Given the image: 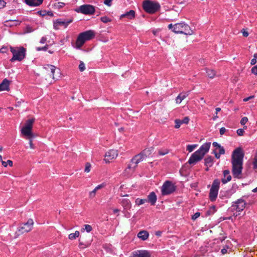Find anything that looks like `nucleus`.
Masks as SVG:
<instances>
[{"label": "nucleus", "instance_id": "f03ea898", "mask_svg": "<svg viewBox=\"0 0 257 257\" xmlns=\"http://www.w3.org/2000/svg\"><path fill=\"white\" fill-rule=\"evenodd\" d=\"M168 28L172 29V31L175 33L183 34L186 35H191L194 33L190 26L184 22L177 23L174 25L172 24H169Z\"/></svg>", "mask_w": 257, "mask_h": 257}, {"label": "nucleus", "instance_id": "a18cd8bd", "mask_svg": "<svg viewBox=\"0 0 257 257\" xmlns=\"http://www.w3.org/2000/svg\"><path fill=\"white\" fill-rule=\"evenodd\" d=\"M251 72L255 75H257V65L251 68Z\"/></svg>", "mask_w": 257, "mask_h": 257}, {"label": "nucleus", "instance_id": "b1692460", "mask_svg": "<svg viewBox=\"0 0 257 257\" xmlns=\"http://www.w3.org/2000/svg\"><path fill=\"white\" fill-rule=\"evenodd\" d=\"M245 203L243 200H238L236 204V209L238 211H241L243 210L245 207Z\"/></svg>", "mask_w": 257, "mask_h": 257}, {"label": "nucleus", "instance_id": "5701e85b", "mask_svg": "<svg viewBox=\"0 0 257 257\" xmlns=\"http://www.w3.org/2000/svg\"><path fill=\"white\" fill-rule=\"evenodd\" d=\"M10 83L9 80L5 79L0 84V91L4 90H8L9 89Z\"/></svg>", "mask_w": 257, "mask_h": 257}, {"label": "nucleus", "instance_id": "a211bd4d", "mask_svg": "<svg viewBox=\"0 0 257 257\" xmlns=\"http://www.w3.org/2000/svg\"><path fill=\"white\" fill-rule=\"evenodd\" d=\"M223 177L221 179V182L223 184H225L231 180V176L228 170H224L223 172Z\"/></svg>", "mask_w": 257, "mask_h": 257}, {"label": "nucleus", "instance_id": "58836bf2", "mask_svg": "<svg viewBox=\"0 0 257 257\" xmlns=\"http://www.w3.org/2000/svg\"><path fill=\"white\" fill-rule=\"evenodd\" d=\"M175 127L176 128H179L180 127L181 125L183 124L181 120L178 119H177L175 120Z\"/></svg>", "mask_w": 257, "mask_h": 257}, {"label": "nucleus", "instance_id": "c85d7f7f", "mask_svg": "<svg viewBox=\"0 0 257 257\" xmlns=\"http://www.w3.org/2000/svg\"><path fill=\"white\" fill-rule=\"evenodd\" d=\"M206 71L207 76L210 78H213L216 74L215 72L212 69H207L206 70Z\"/></svg>", "mask_w": 257, "mask_h": 257}, {"label": "nucleus", "instance_id": "37998d69", "mask_svg": "<svg viewBox=\"0 0 257 257\" xmlns=\"http://www.w3.org/2000/svg\"><path fill=\"white\" fill-rule=\"evenodd\" d=\"M248 121V118L246 117H243L240 120V123L242 125H244Z\"/></svg>", "mask_w": 257, "mask_h": 257}, {"label": "nucleus", "instance_id": "dca6fc26", "mask_svg": "<svg viewBox=\"0 0 257 257\" xmlns=\"http://www.w3.org/2000/svg\"><path fill=\"white\" fill-rule=\"evenodd\" d=\"M210 145V143H206L203 144L197 151L199 152L200 155L203 157L205 154L209 151Z\"/></svg>", "mask_w": 257, "mask_h": 257}, {"label": "nucleus", "instance_id": "a19ab883", "mask_svg": "<svg viewBox=\"0 0 257 257\" xmlns=\"http://www.w3.org/2000/svg\"><path fill=\"white\" fill-rule=\"evenodd\" d=\"M79 69L80 71H83L85 69V66L83 62H80L79 65Z\"/></svg>", "mask_w": 257, "mask_h": 257}, {"label": "nucleus", "instance_id": "0e129e2a", "mask_svg": "<svg viewBox=\"0 0 257 257\" xmlns=\"http://www.w3.org/2000/svg\"><path fill=\"white\" fill-rule=\"evenodd\" d=\"M1 50H2V52H1V53H6L7 52V48H6V47H3L1 49Z\"/></svg>", "mask_w": 257, "mask_h": 257}, {"label": "nucleus", "instance_id": "7ed1b4c3", "mask_svg": "<svg viewBox=\"0 0 257 257\" xmlns=\"http://www.w3.org/2000/svg\"><path fill=\"white\" fill-rule=\"evenodd\" d=\"M35 120V119L34 118L29 119L22 126L21 133L25 139H30L34 137L33 127Z\"/></svg>", "mask_w": 257, "mask_h": 257}, {"label": "nucleus", "instance_id": "a878e982", "mask_svg": "<svg viewBox=\"0 0 257 257\" xmlns=\"http://www.w3.org/2000/svg\"><path fill=\"white\" fill-rule=\"evenodd\" d=\"M154 151V148L153 147L148 148L145 149L142 153L141 154L144 157V158H146L147 157H149L152 152Z\"/></svg>", "mask_w": 257, "mask_h": 257}, {"label": "nucleus", "instance_id": "5fc2aeb1", "mask_svg": "<svg viewBox=\"0 0 257 257\" xmlns=\"http://www.w3.org/2000/svg\"><path fill=\"white\" fill-rule=\"evenodd\" d=\"M39 14L42 17L47 16V11H41L38 12Z\"/></svg>", "mask_w": 257, "mask_h": 257}, {"label": "nucleus", "instance_id": "aec40b11", "mask_svg": "<svg viewBox=\"0 0 257 257\" xmlns=\"http://www.w3.org/2000/svg\"><path fill=\"white\" fill-rule=\"evenodd\" d=\"M135 17V12L134 10H130L129 12L121 15L120 16V19L126 18L128 19L132 20Z\"/></svg>", "mask_w": 257, "mask_h": 257}, {"label": "nucleus", "instance_id": "6e6d98bb", "mask_svg": "<svg viewBox=\"0 0 257 257\" xmlns=\"http://www.w3.org/2000/svg\"><path fill=\"white\" fill-rule=\"evenodd\" d=\"M112 0H105L104 3L105 5L110 6L111 5Z\"/></svg>", "mask_w": 257, "mask_h": 257}, {"label": "nucleus", "instance_id": "c03bdc74", "mask_svg": "<svg viewBox=\"0 0 257 257\" xmlns=\"http://www.w3.org/2000/svg\"><path fill=\"white\" fill-rule=\"evenodd\" d=\"M26 139L29 140L30 148L32 149H34L35 147L34 145L33 144L32 138Z\"/></svg>", "mask_w": 257, "mask_h": 257}, {"label": "nucleus", "instance_id": "052dcab7", "mask_svg": "<svg viewBox=\"0 0 257 257\" xmlns=\"http://www.w3.org/2000/svg\"><path fill=\"white\" fill-rule=\"evenodd\" d=\"M212 145L214 147L216 148V149L217 150L218 148H219L221 146L219 145L216 142H213Z\"/></svg>", "mask_w": 257, "mask_h": 257}, {"label": "nucleus", "instance_id": "49530a36", "mask_svg": "<svg viewBox=\"0 0 257 257\" xmlns=\"http://www.w3.org/2000/svg\"><path fill=\"white\" fill-rule=\"evenodd\" d=\"M200 215V214L199 212H196L192 216L191 218L192 220H195L199 217Z\"/></svg>", "mask_w": 257, "mask_h": 257}, {"label": "nucleus", "instance_id": "3c124183", "mask_svg": "<svg viewBox=\"0 0 257 257\" xmlns=\"http://www.w3.org/2000/svg\"><path fill=\"white\" fill-rule=\"evenodd\" d=\"M215 110H216V115H214L213 117L214 120H215L217 118H218L217 113H218V112H219L221 110V108L219 107H217V108H216Z\"/></svg>", "mask_w": 257, "mask_h": 257}, {"label": "nucleus", "instance_id": "69168bd1", "mask_svg": "<svg viewBox=\"0 0 257 257\" xmlns=\"http://www.w3.org/2000/svg\"><path fill=\"white\" fill-rule=\"evenodd\" d=\"M47 16H49L50 17L53 16V13L52 11H47Z\"/></svg>", "mask_w": 257, "mask_h": 257}, {"label": "nucleus", "instance_id": "7c9ffc66", "mask_svg": "<svg viewBox=\"0 0 257 257\" xmlns=\"http://www.w3.org/2000/svg\"><path fill=\"white\" fill-rule=\"evenodd\" d=\"M84 228H82L81 231L84 232L86 231L87 232H90L92 230V227L91 225L85 224L84 225Z\"/></svg>", "mask_w": 257, "mask_h": 257}, {"label": "nucleus", "instance_id": "bb28decb", "mask_svg": "<svg viewBox=\"0 0 257 257\" xmlns=\"http://www.w3.org/2000/svg\"><path fill=\"white\" fill-rule=\"evenodd\" d=\"M121 205L125 209H130L131 207V202L128 199H124L121 201Z\"/></svg>", "mask_w": 257, "mask_h": 257}, {"label": "nucleus", "instance_id": "4468645a", "mask_svg": "<svg viewBox=\"0 0 257 257\" xmlns=\"http://www.w3.org/2000/svg\"><path fill=\"white\" fill-rule=\"evenodd\" d=\"M203 157L197 151L193 153L190 157L188 163L190 165H194L198 161L202 159Z\"/></svg>", "mask_w": 257, "mask_h": 257}, {"label": "nucleus", "instance_id": "f8f14e48", "mask_svg": "<svg viewBox=\"0 0 257 257\" xmlns=\"http://www.w3.org/2000/svg\"><path fill=\"white\" fill-rule=\"evenodd\" d=\"M76 11L84 15H92L95 12V8L90 5H84L77 9Z\"/></svg>", "mask_w": 257, "mask_h": 257}, {"label": "nucleus", "instance_id": "20e7f679", "mask_svg": "<svg viewBox=\"0 0 257 257\" xmlns=\"http://www.w3.org/2000/svg\"><path fill=\"white\" fill-rule=\"evenodd\" d=\"M94 36L95 33L92 30H88L81 33L77 39L75 48L77 49L81 48L86 41L92 39Z\"/></svg>", "mask_w": 257, "mask_h": 257}, {"label": "nucleus", "instance_id": "4c0bfd02", "mask_svg": "<svg viewBox=\"0 0 257 257\" xmlns=\"http://www.w3.org/2000/svg\"><path fill=\"white\" fill-rule=\"evenodd\" d=\"M13 162L11 160H8L7 162L2 161V165L5 167H7L8 165H9L11 167L13 166Z\"/></svg>", "mask_w": 257, "mask_h": 257}, {"label": "nucleus", "instance_id": "e2e57ef3", "mask_svg": "<svg viewBox=\"0 0 257 257\" xmlns=\"http://www.w3.org/2000/svg\"><path fill=\"white\" fill-rule=\"evenodd\" d=\"M256 62H257L256 59H255V58H253L251 60L250 64H251V65H253L255 64Z\"/></svg>", "mask_w": 257, "mask_h": 257}, {"label": "nucleus", "instance_id": "bf43d9fd", "mask_svg": "<svg viewBox=\"0 0 257 257\" xmlns=\"http://www.w3.org/2000/svg\"><path fill=\"white\" fill-rule=\"evenodd\" d=\"M95 194L92 191L89 193V197L90 198H93L95 197Z\"/></svg>", "mask_w": 257, "mask_h": 257}, {"label": "nucleus", "instance_id": "4d7b16f0", "mask_svg": "<svg viewBox=\"0 0 257 257\" xmlns=\"http://www.w3.org/2000/svg\"><path fill=\"white\" fill-rule=\"evenodd\" d=\"M226 131V130L225 127H221L219 131L220 134L221 135H223L225 133Z\"/></svg>", "mask_w": 257, "mask_h": 257}, {"label": "nucleus", "instance_id": "2f4dec72", "mask_svg": "<svg viewBox=\"0 0 257 257\" xmlns=\"http://www.w3.org/2000/svg\"><path fill=\"white\" fill-rule=\"evenodd\" d=\"M65 5V4L62 2H57L55 3L54 6L55 9L59 10L63 8Z\"/></svg>", "mask_w": 257, "mask_h": 257}, {"label": "nucleus", "instance_id": "473e14b6", "mask_svg": "<svg viewBox=\"0 0 257 257\" xmlns=\"http://www.w3.org/2000/svg\"><path fill=\"white\" fill-rule=\"evenodd\" d=\"M80 233L78 231H76L74 233H70L69 235V238L71 240L75 239L79 236Z\"/></svg>", "mask_w": 257, "mask_h": 257}, {"label": "nucleus", "instance_id": "ddd939ff", "mask_svg": "<svg viewBox=\"0 0 257 257\" xmlns=\"http://www.w3.org/2000/svg\"><path fill=\"white\" fill-rule=\"evenodd\" d=\"M118 156L117 151L116 150H110L105 154L104 160L106 163H109L113 159H115Z\"/></svg>", "mask_w": 257, "mask_h": 257}, {"label": "nucleus", "instance_id": "2eb2a0df", "mask_svg": "<svg viewBox=\"0 0 257 257\" xmlns=\"http://www.w3.org/2000/svg\"><path fill=\"white\" fill-rule=\"evenodd\" d=\"M132 257H151V254L147 250H138L132 253Z\"/></svg>", "mask_w": 257, "mask_h": 257}, {"label": "nucleus", "instance_id": "f704fd0d", "mask_svg": "<svg viewBox=\"0 0 257 257\" xmlns=\"http://www.w3.org/2000/svg\"><path fill=\"white\" fill-rule=\"evenodd\" d=\"M197 145H188L186 147V150L189 152H192L197 147Z\"/></svg>", "mask_w": 257, "mask_h": 257}, {"label": "nucleus", "instance_id": "ea45409f", "mask_svg": "<svg viewBox=\"0 0 257 257\" xmlns=\"http://www.w3.org/2000/svg\"><path fill=\"white\" fill-rule=\"evenodd\" d=\"M105 186H106V183H102L97 185L96 187H95V188L96 189L97 191H98L101 189L104 188Z\"/></svg>", "mask_w": 257, "mask_h": 257}, {"label": "nucleus", "instance_id": "603ef678", "mask_svg": "<svg viewBox=\"0 0 257 257\" xmlns=\"http://www.w3.org/2000/svg\"><path fill=\"white\" fill-rule=\"evenodd\" d=\"M6 3L4 0H0V9H2L6 6Z\"/></svg>", "mask_w": 257, "mask_h": 257}, {"label": "nucleus", "instance_id": "0eeeda50", "mask_svg": "<svg viewBox=\"0 0 257 257\" xmlns=\"http://www.w3.org/2000/svg\"><path fill=\"white\" fill-rule=\"evenodd\" d=\"M144 159V157L142 155L141 153L135 156L132 159L130 165L125 169V172L128 173V175L134 172V169L136 167L137 164L141 162V161H142Z\"/></svg>", "mask_w": 257, "mask_h": 257}, {"label": "nucleus", "instance_id": "c9c22d12", "mask_svg": "<svg viewBox=\"0 0 257 257\" xmlns=\"http://www.w3.org/2000/svg\"><path fill=\"white\" fill-rule=\"evenodd\" d=\"M100 20L104 23H107L111 21V19L107 16H103L101 17Z\"/></svg>", "mask_w": 257, "mask_h": 257}, {"label": "nucleus", "instance_id": "f257e3e1", "mask_svg": "<svg viewBox=\"0 0 257 257\" xmlns=\"http://www.w3.org/2000/svg\"><path fill=\"white\" fill-rule=\"evenodd\" d=\"M243 157V154L240 148L236 149L233 152L231 159L232 171L235 178H241L242 177Z\"/></svg>", "mask_w": 257, "mask_h": 257}, {"label": "nucleus", "instance_id": "338daca9", "mask_svg": "<svg viewBox=\"0 0 257 257\" xmlns=\"http://www.w3.org/2000/svg\"><path fill=\"white\" fill-rule=\"evenodd\" d=\"M221 252L222 253V254H224L225 253H227V249L226 248H222L221 250Z\"/></svg>", "mask_w": 257, "mask_h": 257}, {"label": "nucleus", "instance_id": "72a5a7b5", "mask_svg": "<svg viewBox=\"0 0 257 257\" xmlns=\"http://www.w3.org/2000/svg\"><path fill=\"white\" fill-rule=\"evenodd\" d=\"M204 161H205V164L206 166H209V167H210L212 166V159L211 158V157H207L206 158H205Z\"/></svg>", "mask_w": 257, "mask_h": 257}, {"label": "nucleus", "instance_id": "4be33fe9", "mask_svg": "<svg viewBox=\"0 0 257 257\" xmlns=\"http://www.w3.org/2000/svg\"><path fill=\"white\" fill-rule=\"evenodd\" d=\"M188 95L189 92L180 93L175 99L176 102L178 104L180 103Z\"/></svg>", "mask_w": 257, "mask_h": 257}, {"label": "nucleus", "instance_id": "c756f323", "mask_svg": "<svg viewBox=\"0 0 257 257\" xmlns=\"http://www.w3.org/2000/svg\"><path fill=\"white\" fill-rule=\"evenodd\" d=\"M147 202V200L145 199L137 198L135 200V203L136 205L140 206Z\"/></svg>", "mask_w": 257, "mask_h": 257}, {"label": "nucleus", "instance_id": "423d86ee", "mask_svg": "<svg viewBox=\"0 0 257 257\" xmlns=\"http://www.w3.org/2000/svg\"><path fill=\"white\" fill-rule=\"evenodd\" d=\"M143 6L144 10L146 12L150 14L155 13L160 8V6L158 3L149 0L145 1L143 2Z\"/></svg>", "mask_w": 257, "mask_h": 257}, {"label": "nucleus", "instance_id": "412c9836", "mask_svg": "<svg viewBox=\"0 0 257 257\" xmlns=\"http://www.w3.org/2000/svg\"><path fill=\"white\" fill-rule=\"evenodd\" d=\"M43 0H25L26 3L32 7H37L42 4Z\"/></svg>", "mask_w": 257, "mask_h": 257}, {"label": "nucleus", "instance_id": "13d9d810", "mask_svg": "<svg viewBox=\"0 0 257 257\" xmlns=\"http://www.w3.org/2000/svg\"><path fill=\"white\" fill-rule=\"evenodd\" d=\"M254 97V95H252V96H250L248 97H246V98H244L243 99V101H244V102H246L247 101H248L249 100L253 98Z\"/></svg>", "mask_w": 257, "mask_h": 257}, {"label": "nucleus", "instance_id": "8fccbe9b", "mask_svg": "<svg viewBox=\"0 0 257 257\" xmlns=\"http://www.w3.org/2000/svg\"><path fill=\"white\" fill-rule=\"evenodd\" d=\"M182 123L187 124L189 122V118L188 117H185L182 120H181Z\"/></svg>", "mask_w": 257, "mask_h": 257}, {"label": "nucleus", "instance_id": "6e6552de", "mask_svg": "<svg viewBox=\"0 0 257 257\" xmlns=\"http://www.w3.org/2000/svg\"><path fill=\"white\" fill-rule=\"evenodd\" d=\"M220 181L218 179H215L213 181L212 184L211 189L209 192V199L211 201H214L216 200L219 189Z\"/></svg>", "mask_w": 257, "mask_h": 257}, {"label": "nucleus", "instance_id": "9b49d317", "mask_svg": "<svg viewBox=\"0 0 257 257\" xmlns=\"http://www.w3.org/2000/svg\"><path fill=\"white\" fill-rule=\"evenodd\" d=\"M72 21V19H58L53 21V28L56 30L60 29L61 27L66 28Z\"/></svg>", "mask_w": 257, "mask_h": 257}, {"label": "nucleus", "instance_id": "774afa93", "mask_svg": "<svg viewBox=\"0 0 257 257\" xmlns=\"http://www.w3.org/2000/svg\"><path fill=\"white\" fill-rule=\"evenodd\" d=\"M242 35L244 37H247L248 36V33L247 32L245 31H243L242 32Z\"/></svg>", "mask_w": 257, "mask_h": 257}, {"label": "nucleus", "instance_id": "393cba45", "mask_svg": "<svg viewBox=\"0 0 257 257\" xmlns=\"http://www.w3.org/2000/svg\"><path fill=\"white\" fill-rule=\"evenodd\" d=\"M149 235L148 232L145 230L141 231L138 234V237L143 240H146L148 238Z\"/></svg>", "mask_w": 257, "mask_h": 257}, {"label": "nucleus", "instance_id": "79ce46f5", "mask_svg": "<svg viewBox=\"0 0 257 257\" xmlns=\"http://www.w3.org/2000/svg\"><path fill=\"white\" fill-rule=\"evenodd\" d=\"M36 50L38 51H46L48 49V45H46L44 47H36Z\"/></svg>", "mask_w": 257, "mask_h": 257}, {"label": "nucleus", "instance_id": "f3484780", "mask_svg": "<svg viewBox=\"0 0 257 257\" xmlns=\"http://www.w3.org/2000/svg\"><path fill=\"white\" fill-rule=\"evenodd\" d=\"M157 196L155 192H151L148 196L147 202L150 203L151 205H154L157 201Z\"/></svg>", "mask_w": 257, "mask_h": 257}, {"label": "nucleus", "instance_id": "9d476101", "mask_svg": "<svg viewBox=\"0 0 257 257\" xmlns=\"http://www.w3.org/2000/svg\"><path fill=\"white\" fill-rule=\"evenodd\" d=\"M175 190L174 184L169 181H165L161 188V192L163 195H169L174 192Z\"/></svg>", "mask_w": 257, "mask_h": 257}, {"label": "nucleus", "instance_id": "39448f33", "mask_svg": "<svg viewBox=\"0 0 257 257\" xmlns=\"http://www.w3.org/2000/svg\"><path fill=\"white\" fill-rule=\"evenodd\" d=\"M10 50L13 55V57L10 60L11 62L20 61L25 58L26 50L23 47H10Z\"/></svg>", "mask_w": 257, "mask_h": 257}, {"label": "nucleus", "instance_id": "e433bc0d", "mask_svg": "<svg viewBox=\"0 0 257 257\" xmlns=\"http://www.w3.org/2000/svg\"><path fill=\"white\" fill-rule=\"evenodd\" d=\"M91 165L90 164V163H88V162L86 163L85 164V169H84L85 172L89 173L91 170Z\"/></svg>", "mask_w": 257, "mask_h": 257}, {"label": "nucleus", "instance_id": "680f3d73", "mask_svg": "<svg viewBox=\"0 0 257 257\" xmlns=\"http://www.w3.org/2000/svg\"><path fill=\"white\" fill-rule=\"evenodd\" d=\"M46 40H47L46 38V37H43L41 38V40H40V43H41V44H44V43L46 42Z\"/></svg>", "mask_w": 257, "mask_h": 257}, {"label": "nucleus", "instance_id": "864d4df0", "mask_svg": "<svg viewBox=\"0 0 257 257\" xmlns=\"http://www.w3.org/2000/svg\"><path fill=\"white\" fill-rule=\"evenodd\" d=\"M253 168L256 169L257 168V157H255L254 158L253 162Z\"/></svg>", "mask_w": 257, "mask_h": 257}, {"label": "nucleus", "instance_id": "1a4fd4ad", "mask_svg": "<svg viewBox=\"0 0 257 257\" xmlns=\"http://www.w3.org/2000/svg\"><path fill=\"white\" fill-rule=\"evenodd\" d=\"M34 224L33 220L31 219H29L28 221L21 225L18 228V230L16 232L17 236H19L22 234L28 232L32 230Z\"/></svg>", "mask_w": 257, "mask_h": 257}, {"label": "nucleus", "instance_id": "de8ad7c7", "mask_svg": "<svg viewBox=\"0 0 257 257\" xmlns=\"http://www.w3.org/2000/svg\"><path fill=\"white\" fill-rule=\"evenodd\" d=\"M244 133V131L243 129H238L237 130V134L238 136H241L243 135Z\"/></svg>", "mask_w": 257, "mask_h": 257}, {"label": "nucleus", "instance_id": "cd10ccee", "mask_svg": "<svg viewBox=\"0 0 257 257\" xmlns=\"http://www.w3.org/2000/svg\"><path fill=\"white\" fill-rule=\"evenodd\" d=\"M169 152V150L167 148H161L158 150V154L160 156H164Z\"/></svg>", "mask_w": 257, "mask_h": 257}, {"label": "nucleus", "instance_id": "09e8293b", "mask_svg": "<svg viewBox=\"0 0 257 257\" xmlns=\"http://www.w3.org/2000/svg\"><path fill=\"white\" fill-rule=\"evenodd\" d=\"M218 153L221 154V155H223L225 153V150L224 149H223V147H222L221 146H220L219 148H218Z\"/></svg>", "mask_w": 257, "mask_h": 257}, {"label": "nucleus", "instance_id": "6ab92c4d", "mask_svg": "<svg viewBox=\"0 0 257 257\" xmlns=\"http://www.w3.org/2000/svg\"><path fill=\"white\" fill-rule=\"evenodd\" d=\"M48 69H50V72H51L50 76H52V78L54 79H57L58 77H59V75L60 74L59 70L58 69L57 70V74L58 75L56 77L55 76V73L56 70V67L54 66H53V65H48Z\"/></svg>", "mask_w": 257, "mask_h": 257}]
</instances>
